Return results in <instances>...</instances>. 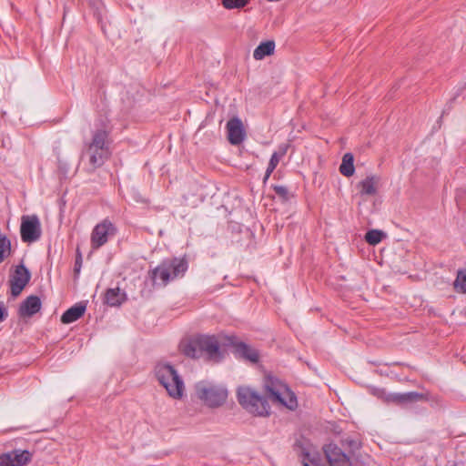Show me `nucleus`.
Segmentation results:
<instances>
[{
  "label": "nucleus",
  "instance_id": "nucleus-1",
  "mask_svg": "<svg viewBox=\"0 0 466 466\" xmlns=\"http://www.w3.org/2000/svg\"><path fill=\"white\" fill-rule=\"evenodd\" d=\"M196 397L207 407L215 409L221 407L227 401L228 389L213 380H202L194 385Z\"/></svg>",
  "mask_w": 466,
  "mask_h": 466
},
{
  "label": "nucleus",
  "instance_id": "nucleus-2",
  "mask_svg": "<svg viewBox=\"0 0 466 466\" xmlns=\"http://www.w3.org/2000/svg\"><path fill=\"white\" fill-rule=\"evenodd\" d=\"M155 373L169 397L175 400H180L183 397L185 384L173 366L167 363H158L155 368Z\"/></svg>",
  "mask_w": 466,
  "mask_h": 466
},
{
  "label": "nucleus",
  "instance_id": "nucleus-3",
  "mask_svg": "<svg viewBox=\"0 0 466 466\" xmlns=\"http://www.w3.org/2000/svg\"><path fill=\"white\" fill-rule=\"evenodd\" d=\"M264 388L273 402L279 403L290 410L297 408L298 401L295 394L279 379L270 375L266 376Z\"/></svg>",
  "mask_w": 466,
  "mask_h": 466
},
{
  "label": "nucleus",
  "instance_id": "nucleus-4",
  "mask_svg": "<svg viewBox=\"0 0 466 466\" xmlns=\"http://www.w3.org/2000/svg\"><path fill=\"white\" fill-rule=\"evenodd\" d=\"M187 269V261L185 258H172L164 260L152 270L151 278L155 283L166 286L169 281L184 276Z\"/></svg>",
  "mask_w": 466,
  "mask_h": 466
},
{
  "label": "nucleus",
  "instance_id": "nucleus-5",
  "mask_svg": "<svg viewBox=\"0 0 466 466\" xmlns=\"http://www.w3.org/2000/svg\"><path fill=\"white\" fill-rule=\"evenodd\" d=\"M237 397L239 404L248 412L258 416H267L269 406L264 397L247 386L238 388Z\"/></svg>",
  "mask_w": 466,
  "mask_h": 466
},
{
  "label": "nucleus",
  "instance_id": "nucleus-6",
  "mask_svg": "<svg viewBox=\"0 0 466 466\" xmlns=\"http://www.w3.org/2000/svg\"><path fill=\"white\" fill-rule=\"evenodd\" d=\"M41 223L37 216H23L21 219L20 234L24 242L32 243L41 237Z\"/></svg>",
  "mask_w": 466,
  "mask_h": 466
},
{
  "label": "nucleus",
  "instance_id": "nucleus-7",
  "mask_svg": "<svg viewBox=\"0 0 466 466\" xmlns=\"http://www.w3.org/2000/svg\"><path fill=\"white\" fill-rule=\"evenodd\" d=\"M116 228L109 219L98 223L91 233V247L97 249L105 245L108 238L116 235Z\"/></svg>",
  "mask_w": 466,
  "mask_h": 466
},
{
  "label": "nucleus",
  "instance_id": "nucleus-8",
  "mask_svg": "<svg viewBox=\"0 0 466 466\" xmlns=\"http://www.w3.org/2000/svg\"><path fill=\"white\" fill-rule=\"evenodd\" d=\"M198 337L201 355L205 354L210 360H218L221 358V353L217 338L208 335H200Z\"/></svg>",
  "mask_w": 466,
  "mask_h": 466
},
{
  "label": "nucleus",
  "instance_id": "nucleus-9",
  "mask_svg": "<svg viewBox=\"0 0 466 466\" xmlns=\"http://www.w3.org/2000/svg\"><path fill=\"white\" fill-rule=\"evenodd\" d=\"M109 155L110 152H102L99 148L87 145L86 150L82 154V158L87 159L88 171L93 172L104 164Z\"/></svg>",
  "mask_w": 466,
  "mask_h": 466
},
{
  "label": "nucleus",
  "instance_id": "nucleus-10",
  "mask_svg": "<svg viewBox=\"0 0 466 466\" xmlns=\"http://www.w3.org/2000/svg\"><path fill=\"white\" fill-rule=\"evenodd\" d=\"M31 278L29 270L24 266L19 265L15 270L10 282H11V293L14 297L18 296L25 287L27 285Z\"/></svg>",
  "mask_w": 466,
  "mask_h": 466
},
{
  "label": "nucleus",
  "instance_id": "nucleus-11",
  "mask_svg": "<svg viewBox=\"0 0 466 466\" xmlns=\"http://www.w3.org/2000/svg\"><path fill=\"white\" fill-rule=\"evenodd\" d=\"M31 461L28 451L15 450L0 455V466H25Z\"/></svg>",
  "mask_w": 466,
  "mask_h": 466
},
{
  "label": "nucleus",
  "instance_id": "nucleus-12",
  "mask_svg": "<svg viewBox=\"0 0 466 466\" xmlns=\"http://www.w3.org/2000/svg\"><path fill=\"white\" fill-rule=\"evenodd\" d=\"M324 453L330 466H352L350 458L333 443L324 447Z\"/></svg>",
  "mask_w": 466,
  "mask_h": 466
},
{
  "label": "nucleus",
  "instance_id": "nucleus-13",
  "mask_svg": "<svg viewBox=\"0 0 466 466\" xmlns=\"http://www.w3.org/2000/svg\"><path fill=\"white\" fill-rule=\"evenodd\" d=\"M324 453L330 466H352L350 458L333 443L324 447Z\"/></svg>",
  "mask_w": 466,
  "mask_h": 466
},
{
  "label": "nucleus",
  "instance_id": "nucleus-14",
  "mask_svg": "<svg viewBox=\"0 0 466 466\" xmlns=\"http://www.w3.org/2000/svg\"><path fill=\"white\" fill-rule=\"evenodd\" d=\"M228 141L232 145H239L245 137V131L239 118H231L227 124Z\"/></svg>",
  "mask_w": 466,
  "mask_h": 466
},
{
  "label": "nucleus",
  "instance_id": "nucleus-15",
  "mask_svg": "<svg viewBox=\"0 0 466 466\" xmlns=\"http://www.w3.org/2000/svg\"><path fill=\"white\" fill-rule=\"evenodd\" d=\"M236 352L240 358L251 363H258L259 360V352L258 350L246 343L239 342L236 344Z\"/></svg>",
  "mask_w": 466,
  "mask_h": 466
},
{
  "label": "nucleus",
  "instance_id": "nucleus-16",
  "mask_svg": "<svg viewBox=\"0 0 466 466\" xmlns=\"http://www.w3.org/2000/svg\"><path fill=\"white\" fill-rule=\"evenodd\" d=\"M179 347L182 353L187 357L198 359L202 356L200 347L198 345V337L183 340Z\"/></svg>",
  "mask_w": 466,
  "mask_h": 466
},
{
  "label": "nucleus",
  "instance_id": "nucleus-17",
  "mask_svg": "<svg viewBox=\"0 0 466 466\" xmlns=\"http://www.w3.org/2000/svg\"><path fill=\"white\" fill-rule=\"evenodd\" d=\"M423 399V395L415 391L406 393H393L388 397V400L397 404H407L420 401Z\"/></svg>",
  "mask_w": 466,
  "mask_h": 466
},
{
  "label": "nucleus",
  "instance_id": "nucleus-18",
  "mask_svg": "<svg viewBox=\"0 0 466 466\" xmlns=\"http://www.w3.org/2000/svg\"><path fill=\"white\" fill-rule=\"evenodd\" d=\"M85 311L86 305L77 303L64 312L61 316V322L64 324L72 323L80 319L85 314Z\"/></svg>",
  "mask_w": 466,
  "mask_h": 466
},
{
  "label": "nucleus",
  "instance_id": "nucleus-19",
  "mask_svg": "<svg viewBox=\"0 0 466 466\" xmlns=\"http://www.w3.org/2000/svg\"><path fill=\"white\" fill-rule=\"evenodd\" d=\"M41 309L40 299L36 296H29L21 305L20 311L24 316H32Z\"/></svg>",
  "mask_w": 466,
  "mask_h": 466
},
{
  "label": "nucleus",
  "instance_id": "nucleus-20",
  "mask_svg": "<svg viewBox=\"0 0 466 466\" xmlns=\"http://www.w3.org/2000/svg\"><path fill=\"white\" fill-rule=\"evenodd\" d=\"M127 299V295L119 288L109 289L105 295L106 303L111 307L121 305Z\"/></svg>",
  "mask_w": 466,
  "mask_h": 466
},
{
  "label": "nucleus",
  "instance_id": "nucleus-21",
  "mask_svg": "<svg viewBox=\"0 0 466 466\" xmlns=\"http://www.w3.org/2000/svg\"><path fill=\"white\" fill-rule=\"evenodd\" d=\"M88 145L99 148L102 152H109L107 133L105 130L96 131Z\"/></svg>",
  "mask_w": 466,
  "mask_h": 466
},
{
  "label": "nucleus",
  "instance_id": "nucleus-22",
  "mask_svg": "<svg viewBox=\"0 0 466 466\" xmlns=\"http://www.w3.org/2000/svg\"><path fill=\"white\" fill-rule=\"evenodd\" d=\"M275 51V42L268 40L260 43L253 52V57L256 60H262L267 56H270Z\"/></svg>",
  "mask_w": 466,
  "mask_h": 466
},
{
  "label": "nucleus",
  "instance_id": "nucleus-23",
  "mask_svg": "<svg viewBox=\"0 0 466 466\" xmlns=\"http://www.w3.org/2000/svg\"><path fill=\"white\" fill-rule=\"evenodd\" d=\"M378 179L375 177H367L358 185L360 193L367 196H373L377 193Z\"/></svg>",
  "mask_w": 466,
  "mask_h": 466
},
{
  "label": "nucleus",
  "instance_id": "nucleus-24",
  "mask_svg": "<svg viewBox=\"0 0 466 466\" xmlns=\"http://www.w3.org/2000/svg\"><path fill=\"white\" fill-rule=\"evenodd\" d=\"M353 155L346 153L342 157V163L339 167L340 173L345 177H351L354 174L355 168L353 165Z\"/></svg>",
  "mask_w": 466,
  "mask_h": 466
},
{
  "label": "nucleus",
  "instance_id": "nucleus-25",
  "mask_svg": "<svg viewBox=\"0 0 466 466\" xmlns=\"http://www.w3.org/2000/svg\"><path fill=\"white\" fill-rule=\"evenodd\" d=\"M11 255V241L0 232V263Z\"/></svg>",
  "mask_w": 466,
  "mask_h": 466
},
{
  "label": "nucleus",
  "instance_id": "nucleus-26",
  "mask_svg": "<svg viewBox=\"0 0 466 466\" xmlns=\"http://www.w3.org/2000/svg\"><path fill=\"white\" fill-rule=\"evenodd\" d=\"M303 466H320V459L316 451H307L302 457Z\"/></svg>",
  "mask_w": 466,
  "mask_h": 466
},
{
  "label": "nucleus",
  "instance_id": "nucleus-27",
  "mask_svg": "<svg viewBox=\"0 0 466 466\" xmlns=\"http://www.w3.org/2000/svg\"><path fill=\"white\" fill-rule=\"evenodd\" d=\"M384 236V233L380 230L371 229L369 230L365 235V240L370 245H377L380 243Z\"/></svg>",
  "mask_w": 466,
  "mask_h": 466
},
{
  "label": "nucleus",
  "instance_id": "nucleus-28",
  "mask_svg": "<svg viewBox=\"0 0 466 466\" xmlns=\"http://www.w3.org/2000/svg\"><path fill=\"white\" fill-rule=\"evenodd\" d=\"M454 288L457 291L466 293V271H459L454 281Z\"/></svg>",
  "mask_w": 466,
  "mask_h": 466
},
{
  "label": "nucleus",
  "instance_id": "nucleus-29",
  "mask_svg": "<svg viewBox=\"0 0 466 466\" xmlns=\"http://www.w3.org/2000/svg\"><path fill=\"white\" fill-rule=\"evenodd\" d=\"M249 0H222V5L226 9H234L244 7Z\"/></svg>",
  "mask_w": 466,
  "mask_h": 466
},
{
  "label": "nucleus",
  "instance_id": "nucleus-30",
  "mask_svg": "<svg viewBox=\"0 0 466 466\" xmlns=\"http://www.w3.org/2000/svg\"><path fill=\"white\" fill-rule=\"evenodd\" d=\"M279 160L280 159L278 157V156L276 154H272L269 163H268V166L266 170L265 179H268L270 177L271 173L274 171V169L277 167L278 164L279 163Z\"/></svg>",
  "mask_w": 466,
  "mask_h": 466
},
{
  "label": "nucleus",
  "instance_id": "nucleus-31",
  "mask_svg": "<svg viewBox=\"0 0 466 466\" xmlns=\"http://www.w3.org/2000/svg\"><path fill=\"white\" fill-rule=\"evenodd\" d=\"M274 190L276 192L277 195L282 197V198H287L288 195H289V191H288V188L284 186H276L274 187Z\"/></svg>",
  "mask_w": 466,
  "mask_h": 466
},
{
  "label": "nucleus",
  "instance_id": "nucleus-32",
  "mask_svg": "<svg viewBox=\"0 0 466 466\" xmlns=\"http://www.w3.org/2000/svg\"><path fill=\"white\" fill-rule=\"evenodd\" d=\"M288 145H281L279 147V150L274 152L273 154H276L279 159H281L287 153Z\"/></svg>",
  "mask_w": 466,
  "mask_h": 466
},
{
  "label": "nucleus",
  "instance_id": "nucleus-33",
  "mask_svg": "<svg viewBox=\"0 0 466 466\" xmlns=\"http://www.w3.org/2000/svg\"><path fill=\"white\" fill-rule=\"evenodd\" d=\"M7 310L3 303H0V322L7 318Z\"/></svg>",
  "mask_w": 466,
  "mask_h": 466
},
{
  "label": "nucleus",
  "instance_id": "nucleus-34",
  "mask_svg": "<svg viewBox=\"0 0 466 466\" xmlns=\"http://www.w3.org/2000/svg\"><path fill=\"white\" fill-rule=\"evenodd\" d=\"M81 263H82V257H81V254L78 253L76 259V265H75V271L76 273H78L80 271Z\"/></svg>",
  "mask_w": 466,
  "mask_h": 466
},
{
  "label": "nucleus",
  "instance_id": "nucleus-35",
  "mask_svg": "<svg viewBox=\"0 0 466 466\" xmlns=\"http://www.w3.org/2000/svg\"><path fill=\"white\" fill-rule=\"evenodd\" d=\"M350 445L351 447H357V442L352 441L350 442Z\"/></svg>",
  "mask_w": 466,
  "mask_h": 466
}]
</instances>
